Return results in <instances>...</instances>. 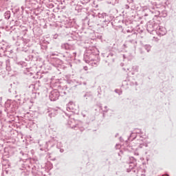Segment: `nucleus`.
<instances>
[{"mask_svg":"<svg viewBox=\"0 0 176 176\" xmlns=\"http://www.w3.org/2000/svg\"><path fill=\"white\" fill-rule=\"evenodd\" d=\"M157 28H159V25L157 23H155V22H148L147 23L146 30L148 32H150V34H151V32H153V31L156 32V30H157Z\"/></svg>","mask_w":176,"mask_h":176,"instance_id":"nucleus-1","label":"nucleus"},{"mask_svg":"<svg viewBox=\"0 0 176 176\" xmlns=\"http://www.w3.org/2000/svg\"><path fill=\"white\" fill-rule=\"evenodd\" d=\"M49 97L50 101H57L60 97V92L57 89H54L50 93Z\"/></svg>","mask_w":176,"mask_h":176,"instance_id":"nucleus-2","label":"nucleus"},{"mask_svg":"<svg viewBox=\"0 0 176 176\" xmlns=\"http://www.w3.org/2000/svg\"><path fill=\"white\" fill-rule=\"evenodd\" d=\"M107 60H105L106 63H108L109 64H111V63H114L115 62V54L113 52H110L107 56Z\"/></svg>","mask_w":176,"mask_h":176,"instance_id":"nucleus-3","label":"nucleus"},{"mask_svg":"<svg viewBox=\"0 0 176 176\" xmlns=\"http://www.w3.org/2000/svg\"><path fill=\"white\" fill-rule=\"evenodd\" d=\"M155 32L160 36H163V35H166V28L158 25V28L157 29H156Z\"/></svg>","mask_w":176,"mask_h":176,"instance_id":"nucleus-4","label":"nucleus"},{"mask_svg":"<svg viewBox=\"0 0 176 176\" xmlns=\"http://www.w3.org/2000/svg\"><path fill=\"white\" fill-rule=\"evenodd\" d=\"M67 110H69L72 111V112H74V111H76V106H75V103L70 102L68 104H67Z\"/></svg>","mask_w":176,"mask_h":176,"instance_id":"nucleus-5","label":"nucleus"},{"mask_svg":"<svg viewBox=\"0 0 176 176\" xmlns=\"http://www.w3.org/2000/svg\"><path fill=\"white\" fill-rule=\"evenodd\" d=\"M61 49H65V50H72V45L68 43H64L61 45Z\"/></svg>","mask_w":176,"mask_h":176,"instance_id":"nucleus-6","label":"nucleus"},{"mask_svg":"<svg viewBox=\"0 0 176 176\" xmlns=\"http://www.w3.org/2000/svg\"><path fill=\"white\" fill-rule=\"evenodd\" d=\"M56 115H57V110H54L53 109H52L51 110L48 111V116L50 118H54V116H56Z\"/></svg>","mask_w":176,"mask_h":176,"instance_id":"nucleus-7","label":"nucleus"},{"mask_svg":"<svg viewBox=\"0 0 176 176\" xmlns=\"http://www.w3.org/2000/svg\"><path fill=\"white\" fill-rule=\"evenodd\" d=\"M135 164L134 163L131 162L129 165V168L127 169V172L130 173V171H133V173H135Z\"/></svg>","mask_w":176,"mask_h":176,"instance_id":"nucleus-8","label":"nucleus"},{"mask_svg":"<svg viewBox=\"0 0 176 176\" xmlns=\"http://www.w3.org/2000/svg\"><path fill=\"white\" fill-rule=\"evenodd\" d=\"M6 69L7 71H12V67L10 66V60H6Z\"/></svg>","mask_w":176,"mask_h":176,"instance_id":"nucleus-9","label":"nucleus"},{"mask_svg":"<svg viewBox=\"0 0 176 176\" xmlns=\"http://www.w3.org/2000/svg\"><path fill=\"white\" fill-rule=\"evenodd\" d=\"M83 97L87 100L88 98H93V95L91 94V92H86Z\"/></svg>","mask_w":176,"mask_h":176,"instance_id":"nucleus-10","label":"nucleus"},{"mask_svg":"<svg viewBox=\"0 0 176 176\" xmlns=\"http://www.w3.org/2000/svg\"><path fill=\"white\" fill-rule=\"evenodd\" d=\"M129 36V38H132L131 42H134V41H135L137 39V33H133L131 36Z\"/></svg>","mask_w":176,"mask_h":176,"instance_id":"nucleus-11","label":"nucleus"},{"mask_svg":"<svg viewBox=\"0 0 176 176\" xmlns=\"http://www.w3.org/2000/svg\"><path fill=\"white\" fill-rule=\"evenodd\" d=\"M5 19H7V20H9L10 19V11H7L4 14Z\"/></svg>","mask_w":176,"mask_h":176,"instance_id":"nucleus-12","label":"nucleus"},{"mask_svg":"<svg viewBox=\"0 0 176 176\" xmlns=\"http://www.w3.org/2000/svg\"><path fill=\"white\" fill-rule=\"evenodd\" d=\"M72 129H74V130H78V129H79V130H80V131H83V130H85V128H80L79 124H77L75 126H73Z\"/></svg>","mask_w":176,"mask_h":176,"instance_id":"nucleus-13","label":"nucleus"},{"mask_svg":"<svg viewBox=\"0 0 176 176\" xmlns=\"http://www.w3.org/2000/svg\"><path fill=\"white\" fill-rule=\"evenodd\" d=\"M151 48H152V47L149 45H144V49H145V50H146L148 52V53H149V52H151Z\"/></svg>","mask_w":176,"mask_h":176,"instance_id":"nucleus-14","label":"nucleus"},{"mask_svg":"<svg viewBox=\"0 0 176 176\" xmlns=\"http://www.w3.org/2000/svg\"><path fill=\"white\" fill-rule=\"evenodd\" d=\"M129 148H131L132 149V151H137V149H138V148H135V146H134L133 145H129Z\"/></svg>","mask_w":176,"mask_h":176,"instance_id":"nucleus-15","label":"nucleus"},{"mask_svg":"<svg viewBox=\"0 0 176 176\" xmlns=\"http://www.w3.org/2000/svg\"><path fill=\"white\" fill-rule=\"evenodd\" d=\"M22 41L25 44L28 43V42H30V40L28 38H22Z\"/></svg>","mask_w":176,"mask_h":176,"instance_id":"nucleus-16","label":"nucleus"},{"mask_svg":"<svg viewBox=\"0 0 176 176\" xmlns=\"http://www.w3.org/2000/svg\"><path fill=\"white\" fill-rule=\"evenodd\" d=\"M3 67V62L0 61V69H2Z\"/></svg>","mask_w":176,"mask_h":176,"instance_id":"nucleus-17","label":"nucleus"},{"mask_svg":"<svg viewBox=\"0 0 176 176\" xmlns=\"http://www.w3.org/2000/svg\"><path fill=\"white\" fill-rule=\"evenodd\" d=\"M123 69H124V71H126H126H130V68H129V67H127L126 69V68H123Z\"/></svg>","mask_w":176,"mask_h":176,"instance_id":"nucleus-18","label":"nucleus"},{"mask_svg":"<svg viewBox=\"0 0 176 176\" xmlns=\"http://www.w3.org/2000/svg\"><path fill=\"white\" fill-rule=\"evenodd\" d=\"M135 155H136V156H138V155H140L138 152H135Z\"/></svg>","mask_w":176,"mask_h":176,"instance_id":"nucleus-19","label":"nucleus"},{"mask_svg":"<svg viewBox=\"0 0 176 176\" xmlns=\"http://www.w3.org/2000/svg\"><path fill=\"white\" fill-rule=\"evenodd\" d=\"M85 71H87V67H84Z\"/></svg>","mask_w":176,"mask_h":176,"instance_id":"nucleus-20","label":"nucleus"},{"mask_svg":"<svg viewBox=\"0 0 176 176\" xmlns=\"http://www.w3.org/2000/svg\"><path fill=\"white\" fill-rule=\"evenodd\" d=\"M60 152H61V153H63V152H64V150L63 149H60Z\"/></svg>","mask_w":176,"mask_h":176,"instance_id":"nucleus-21","label":"nucleus"},{"mask_svg":"<svg viewBox=\"0 0 176 176\" xmlns=\"http://www.w3.org/2000/svg\"><path fill=\"white\" fill-rule=\"evenodd\" d=\"M131 160H134V158L133 157H130Z\"/></svg>","mask_w":176,"mask_h":176,"instance_id":"nucleus-22","label":"nucleus"},{"mask_svg":"<svg viewBox=\"0 0 176 176\" xmlns=\"http://www.w3.org/2000/svg\"><path fill=\"white\" fill-rule=\"evenodd\" d=\"M63 94H65H65H67V92H65V91H63Z\"/></svg>","mask_w":176,"mask_h":176,"instance_id":"nucleus-23","label":"nucleus"},{"mask_svg":"<svg viewBox=\"0 0 176 176\" xmlns=\"http://www.w3.org/2000/svg\"><path fill=\"white\" fill-rule=\"evenodd\" d=\"M157 14H160V12H157Z\"/></svg>","mask_w":176,"mask_h":176,"instance_id":"nucleus-24","label":"nucleus"},{"mask_svg":"<svg viewBox=\"0 0 176 176\" xmlns=\"http://www.w3.org/2000/svg\"><path fill=\"white\" fill-rule=\"evenodd\" d=\"M144 16H148V14H144Z\"/></svg>","mask_w":176,"mask_h":176,"instance_id":"nucleus-25","label":"nucleus"},{"mask_svg":"<svg viewBox=\"0 0 176 176\" xmlns=\"http://www.w3.org/2000/svg\"><path fill=\"white\" fill-rule=\"evenodd\" d=\"M24 31H28V30H27V28H25V29L24 30Z\"/></svg>","mask_w":176,"mask_h":176,"instance_id":"nucleus-26","label":"nucleus"},{"mask_svg":"<svg viewBox=\"0 0 176 176\" xmlns=\"http://www.w3.org/2000/svg\"><path fill=\"white\" fill-rule=\"evenodd\" d=\"M104 108H105V109H107V108H108V107L105 106Z\"/></svg>","mask_w":176,"mask_h":176,"instance_id":"nucleus-27","label":"nucleus"},{"mask_svg":"<svg viewBox=\"0 0 176 176\" xmlns=\"http://www.w3.org/2000/svg\"><path fill=\"white\" fill-rule=\"evenodd\" d=\"M140 148H142V146H141V144L139 146Z\"/></svg>","mask_w":176,"mask_h":176,"instance_id":"nucleus-28","label":"nucleus"},{"mask_svg":"<svg viewBox=\"0 0 176 176\" xmlns=\"http://www.w3.org/2000/svg\"><path fill=\"white\" fill-rule=\"evenodd\" d=\"M132 135H135V133H132Z\"/></svg>","mask_w":176,"mask_h":176,"instance_id":"nucleus-29","label":"nucleus"},{"mask_svg":"<svg viewBox=\"0 0 176 176\" xmlns=\"http://www.w3.org/2000/svg\"><path fill=\"white\" fill-rule=\"evenodd\" d=\"M127 32H130V30H127Z\"/></svg>","mask_w":176,"mask_h":176,"instance_id":"nucleus-30","label":"nucleus"},{"mask_svg":"<svg viewBox=\"0 0 176 176\" xmlns=\"http://www.w3.org/2000/svg\"><path fill=\"white\" fill-rule=\"evenodd\" d=\"M166 176H168V175H167Z\"/></svg>","mask_w":176,"mask_h":176,"instance_id":"nucleus-31","label":"nucleus"}]
</instances>
